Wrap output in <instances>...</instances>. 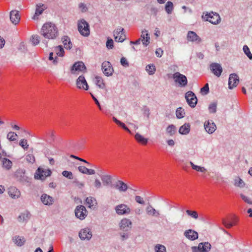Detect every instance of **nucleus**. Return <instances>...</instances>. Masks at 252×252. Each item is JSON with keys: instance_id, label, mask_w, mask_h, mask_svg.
Instances as JSON below:
<instances>
[{"instance_id": "22", "label": "nucleus", "mask_w": 252, "mask_h": 252, "mask_svg": "<svg viewBox=\"0 0 252 252\" xmlns=\"http://www.w3.org/2000/svg\"><path fill=\"white\" fill-rule=\"evenodd\" d=\"M140 38L144 46L147 47L150 44V36L147 30H144L141 32Z\"/></svg>"}, {"instance_id": "41", "label": "nucleus", "mask_w": 252, "mask_h": 252, "mask_svg": "<svg viewBox=\"0 0 252 252\" xmlns=\"http://www.w3.org/2000/svg\"><path fill=\"white\" fill-rule=\"evenodd\" d=\"M40 38L37 34L32 35L30 38V41L33 46H36L39 43Z\"/></svg>"}, {"instance_id": "38", "label": "nucleus", "mask_w": 252, "mask_h": 252, "mask_svg": "<svg viewBox=\"0 0 252 252\" xmlns=\"http://www.w3.org/2000/svg\"><path fill=\"white\" fill-rule=\"evenodd\" d=\"M234 185L235 186L243 188L245 186V183L240 177H237L234 179Z\"/></svg>"}, {"instance_id": "10", "label": "nucleus", "mask_w": 252, "mask_h": 252, "mask_svg": "<svg viewBox=\"0 0 252 252\" xmlns=\"http://www.w3.org/2000/svg\"><path fill=\"white\" fill-rule=\"evenodd\" d=\"M113 35L116 42H123L126 39L124 29L121 27L114 31Z\"/></svg>"}, {"instance_id": "55", "label": "nucleus", "mask_w": 252, "mask_h": 252, "mask_svg": "<svg viewBox=\"0 0 252 252\" xmlns=\"http://www.w3.org/2000/svg\"><path fill=\"white\" fill-rule=\"evenodd\" d=\"M26 159L27 162L33 163L35 161L34 157L32 154H28L26 157Z\"/></svg>"}, {"instance_id": "42", "label": "nucleus", "mask_w": 252, "mask_h": 252, "mask_svg": "<svg viewBox=\"0 0 252 252\" xmlns=\"http://www.w3.org/2000/svg\"><path fill=\"white\" fill-rule=\"evenodd\" d=\"M3 167L7 170L11 168L12 163L9 159L3 158L2 160Z\"/></svg>"}, {"instance_id": "57", "label": "nucleus", "mask_w": 252, "mask_h": 252, "mask_svg": "<svg viewBox=\"0 0 252 252\" xmlns=\"http://www.w3.org/2000/svg\"><path fill=\"white\" fill-rule=\"evenodd\" d=\"M135 200L137 203H139L141 205L145 204V201L144 200L143 198H142L140 196H138V195L135 196Z\"/></svg>"}, {"instance_id": "2", "label": "nucleus", "mask_w": 252, "mask_h": 252, "mask_svg": "<svg viewBox=\"0 0 252 252\" xmlns=\"http://www.w3.org/2000/svg\"><path fill=\"white\" fill-rule=\"evenodd\" d=\"M202 18L214 25L218 24L220 22V17L219 14L214 12H207L202 16Z\"/></svg>"}, {"instance_id": "20", "label": "nucleus", "mask_w": 252, "mask_h": 252, "mask_svg": "<svg viewBox=\"0 0 252 252\" xmlns=\"http://www.w3.org/2000/svg\"><path fill=\"white\" fill-rule=\"evenodd\" d=\"M187 39L189 41L196 43H199L202 41L201 38L193 31L188 32Z\"/></svg>"}, {"instance_id": "46", "label": "nucleus", "mask_w": 252, "mask_h": 252, "mask_svg": "<svg viewBox=\"0 0 252 252\" xmlns=\"http://www.w3.org/2000/svg\"><path fill=\"white\" fill-rule=\"evenodd\" d=\"M17 136V134L13 131H10L7 134V138L10 141H16Z\"/></svg>"}, {"instance_id": "3", "label": "nucleus", "mask_w": 252, "mask_h": 252, "mask_svg": "<svg viewBox=\"0 0 252 252\" xmlns=\"http://www.w3.org/2000/svg\"><path fill=\"white\" fill-rule=\"evenodd\" d=\"M172 77L174 82L180 87H185L188 84L187 77L179 72L174 73Z\"/></svg>"}, {"instance_id": "47", "label": "nucleus", "mask_w": 252, "mask_h": 252, "mask_svg": "<svg viewBox=\"0 0 252 252\" xmlns=\"http://www.w3.org/2000/svg\"><path fill=\"white\" fill-rule=\"evenodd\" d=\"M165 9L168 14H171L173 9V4L172 2L168 1L165 6Z\"/></svg>"}, {"instance_id": "11", "label": "nucleus", "mask_w": 252, "mask_h": 252, "mask_svg": "<svg viewBox=\"0 0 252 252\" xmlns=\"http://www.w3.org/2000/svg\"><path fill=\"white\" fill-rule=\"evenodd\" d=\"M132 221L127 218L122 219L119 223V227L121 230L126 232L132 227Z\"/></svg>"}, {"instance_id": "35", "label": "nucleus", "mask_w": 252, "mask_h": 252, "mask_svg": "<svg viewBox=\"0 0 252 252\" xmlns=\"http://www.w3.org/2000/svg\"><path fill=\"white\" fill-rule=\"evenodd\" d=\"M187 214L189 216L190 218L194 219L197 220L200 218L201 220L202 219V217H201L197 213V212L195 211H192L190 210H187L186 211Z\"/></svg>"}, {"instance_id": "6", "label": "nucleus", "mask_w": 252, "mask_h": 252, "mask_svg": "<svg viewBox=\"0 0 252 252\" xmlns=\"http://www.w3.org/2000/svg\"><path fill=\"white\" fill-rule=\"evenodd\" d=\"M192 252H209L211 249V245L208 242L200 243L197 247L191 248Z\"/></svg>"}, {"instance_id": "24", "label": "nucleus", "mask_w": 252, "mask_h": 252, "mask_svg": "<svg viewBox=\"0 0 252 252\" xmlns=\"http://www.w3.org/2000/svg\"><path fill=\"white\" fill-rule=\"evenodd\" d=\"M31 216L30 212L28 211H25L19 215L17 220L19 222H27L30 220Z\"/></svg>"}, {"instance_id": "29", "label": "nucleus", "mask_w": 252, "mask_h": 252, "mask_svg": "<svg viewBox=\"0 0 252 252\" xmlns=\"http://www.w3.org/2000/svg\"><path fill=\"white\" fill-rule=\"evenodd\" d=\"M8 194L12 198L17 199L19 197L20 192L16 188L11 187L9 189Z\"/></svg>"}, {"instance_id": "61", "label": "nucleus", "mask_w": 252, "mask_h": 252, "mask_svg": "<svg viewBox=\"0 0 252 252\" xmlns=\"http://www.w3.org/2000/svg\"><path fill=\"white\" fill-rule=\"evenodd\" d=\"M54 54L53 52H51L49 54V59L50 61H53V62L54 64H57L58 63V58L57 56L55 57L54 58Z\"/></svg>"}, {"instance_id": "40", "label": "nucleus", "mask_w": 252, "mask_h": 252, "mask_svg": "<svg viewBox=\"0 0 252 252\" xmlns=\"http://www.w3.org/2000/svg\"><path fill=\"white\" fill-rule=\"evenodd\" d=\"M166 132L170 135L173 136L177 131L176 126L173 125H170L166 128Z\"/></svg>"}, {"instance_id": "19", "label": "nucleus", "mask_w": 252, "mask_h": 252, "mask_svg": "<svg viewBox=\"0 0 252 252\" xmlns=\"http://www.w3.org/2000/svg\"><path fill=\"white\" fill-rule=\"evenodd\" d=\"M79 236L82 240H89L92 237V233L89 228H85L80 231Z\"/></svg>"}, {"instance_id": "8", "label": "nucleus", "mask_w": 252, "mask_h": 252, "mask_svg": "<svg viewBox=\"0 0 252 252\" xmlns=\"http://www.w3.org/2000/svg\"><path fill=\"white\" fill-rule=\"evenodd\" d=\"M75 216L80 220H84L88 215V211L83 205H78L74 211Z\"/></svg>"}, {"instance_id": "62", "label": "nucleus", "mask_w": 252, "mask_h": 252, "mask_svg": "<svg viewBox=\"0 0 252 252\" xmlns=\"http://www.w3.org/2000/svg\"><path fill=\"white\" fill-rule=\"evenodd\" d=\"M94 186L96 189H98L101 187L102 184L98 179H96L94 182Z\"/></svg>"}, {"instance_id": "13", "label": "nucleus", "mask_w": 252, "mask_h": 252, "mask_svg": "<svg viewBox=\"0 0 252 252\" xmlns=\"http://www.w3.org/2000/svg\"><path fill=\"white\" fill-rule=\"evenodd\" d=\"M101 68L103 73L106 76H110L112 75L114 70L113 68L109 62L105 61L102 63Z\"/></svg>"}, {"instance_id": "63", "label": "nucleus", "mask_w": 252, "mask_h": 252, "mask_svg": "<svg viewBox=\"0 0 252 252\" xmlns=\"http://www.w3.org/2000/svg\"><path fill=\"white\" fill-rule=\"evenodd\" d=\"M134 213L136 216H140L143 213V209L140 207L136 208L134 210Z\"/></svg>"}, {"instance_id": "33", "label": "nucleus", "mask_w": 252, "mask_h": 252, "mask_svg": "<svg viewBox=\"0 0 252 252\" xmlns=\"http://www.w3.org/2000/svg\"><path fill=\"white\" fill-rule=\"evenodd\" d=\"M94 82L96 85L101 89H104L105 88V84L104 82V80L102 77L100 76H95L94 79Z\"/></svg>"}, {"instance_id": "4", "label": "nucleus", "mask_w": 252, "mask_h": 252, "mask_svg": "<svg viewBox=\"0 0 252 252\" xmlns=\"http://www.w3.org/2000/svg\"><path fill=\"white\" fill-rule=\"evenodd\" d=\"M78 30L80 34L84 36H88L90 35L89 24L84 19L78 21Z\"/></svg>"}, {"instance_id": "59", "label": "nucleus", "mask_w": 252, "mask_h": 252, "mask_svg": "<svg viewBox=\"0 0 252 252\" xmlns=\"http://www.w3.org/2000/svg\"><path fill=\"white\" fill-rule=\"evenodd\" d=\"M78 7L82 12H86L88 10L86 5L84 3L81 2L79 3Z\"/></svg>"}, {"instance_id": "60", "label": "nucleus", "mask_w": 252, "mask_h": 252, "mask_svg": "<svg viewBox=\"0 0 252 252\" xmlns=\"http://www.w3.org/2000/svg\"><path fill=\"white\" fill-rule=\"evenodd\" d=\"M121 64L124 67H128L129 66V63L125 57H122L121 59Z\"/></svg>"}, {"instance_id": "23", "label": "nucleus", "mask_w": 252, "mask_h": 252, "mask_svg": "<svg viewBox=\"0 0 252 252\" xmlns=\"http://www.w3.org/2000/svg\"><path fill=\"white\" fill-rule=\"evenodd\" d=\"M145 210L148 216L158 217L160 215L159 211L156 210L150 204L146 207Z\"/></svg>"}, {"instance_id": "43", "label": "nucleus", "mask_w": 252, "mask_h": 252, "mask_svg": "<svg viewBox=\"0 0 252 252\" xmlns=\"http://www.w3.org/2000/svg\"><path fill=\"white\" fill-rule=\"evenodd\" d=\"M176 115L178 119L183 118L185 115V110L182 107L178 108L176 111Z\"/></svg>"}, {"instance_id": "14", "label": "nucleus", "mask_w": 252, "mask_h": 252, "mask_svg": "<svg viewBox=\"0 0 252 252\" xmlns=\"http://www.w3.org/2000/svg\"><path fill=\"white\" fill-rule=\"evenodd\" d=\"M204 129L208 134H213L217 129V126L212 120H207L204 123Z\"/></svg>"}, {"instance_id": "36", "label": "nucleus", "mask_w": 252, "mask_h": 252, "mask_svg": "<svg viewBox=\"0 0 252 252\" xmlns=\"http://www.w3.org/2000/svg\"><path fill=\"white\" fill-rule=\"evenodd\" d=\"M25 171L24 169H18L15 172V176L20 181L25 180Z\"/></svg>"}, {"instance_id": "49", "label": "nucleus", "mask_w": 252, "mask_h": 252, "mask_svg": "<svg viewBox=\"0 0 252 252\" xmlns=\"http://www.w3.org/2000/svg\"><path fill=\"white\" fill-rule=\"evenodd\" d=\"M217 102L211 103L208 107L209 111L210 113H215L217 111Z\"/></svg>"}, {"instance_id": "45", "label": "nucleus", "mask_w": 252, "mask_h": 252, "mask_svg": "<svg viewBox=\"0 0 252 252\" xmlns=\"http://www.w3.org/2000/svg\"><path fill=\"white\" fill-rule=\"evenodd\" d=\"M101 180L104 186L110 185L111 182V177L109 175H105L101 177Z\"/></svg>"}, {"instance_id": "9", "label": "nucleus", "mask_w": 252, "mask_h": 252, "mask_svg": "<svg viewBox=\"0 0 252 252\" xmlns=\"http://www.w3.org/2000/svg\"><path fill=\"white\" fill-rule=\"evenodd\" d=\"M185 98L189 105L191 108L195 107L197 99L195 94L191 91H188L185 94Z\"/></svg>"}, {"instance_id": "51", "label": "nucleus", "mask_w": 252, "mask_h": 252, "mask_svg": "<svg viewBox=\"0 0 252 252\" xmlns=\"http://www.w3.org/2000/svg\"><path fill=\"white\" fill-rule=\"evenodd\" d=\"M19 145L24 150H27L29 148V144L27 140L26 139H21L19 142Z\"/></svg>"}, {"instance_id": "37", "label": "nucleus", "mask_w": 252, "mask_h": 252, "mask_svg": "<svg viewBox=\"0 0 252 252\" xmlns=\"http://www.w3.org/2000/svg\"><path fill=\"white\" fill-rule=\"evenodd\" d=\"M154 252H167L166 247L160 244H156L154 247Z\"/></svg>"}, {"instance_id": "26", "label": "nucleus", "mask_w": 252, "mask_h": 252, "mask_svg": "<svg viewBox=\"0 0 252 252\" xmlns=\"http://www.w3.org/2000/svg\"><path fill=\"white\" fill-rule=\"evenodd\" d=\"M40 199L41 202L45 205H51L54 202L53 198L45 193L42 194Z\"/></svg>"}, {"instance_id": "44", "label": "nucleus", "mask_w": 252, "mask_h": 252, "mask_svg": "<svg viewBox=\"0 0 252 252\" xmlns=\"http://www.w3.org/2000/svg\"><path fill=\"white\" fill-rule=\"evenodd\" d=\"M55 51L56 55L59 57H63L64 56V49L61 45L56 47L55 48Z\"/></svg>"}, {"instance_id": "64", "label": "nucleus", "mask_w": 252, "mask_h": 252, "mask_svg": "<svg viewBox=\"0 0 252 252\" xmlns=\"http://www.w3.org/2000/svg\"><path fill=\"white\" fill-rule=\"evenodd\" d=\"M223 224L227 228H230L233 226V223L231 222H227L225 220H222Z\"/></svg>"}, {"instance_id": "56", "label": "nucleus", "mask_w": 252, "mask_h": 252, "mask_svg": "<svg viewBox=\"0 0 252 252\" xmlns=\"http://www.w3.org/2000/svg\"><path fill=\"white\" fill-rule=\"evenodd\" d=\"M62 174L63 176L65 177L66 178H67L69 179H73V174L70 171H63L62 172Z\"/></svg>"}, {"instance_id": "18", "label": "nucleus", "mask_w": 252, "mask_h": 252, "mask_svg": "<svg viewBox=\"0 0 252 252\" xmlns=\"http://www.w3.org/2000/svg\"><path fill=\"white\" fill-rule=\"evenodd\" d=\"M76 85L78 89L88 90L89 86L83 75L80 76L76 80Z\"/></svg>"}, {"instance_id": "12", "label": "nucleus", "mask_w": 252, "mask_h": 252, "mask_svg": "<svg viewBox=\"0 0 252 252\" xmlns=\"http://www.w3.org/2000/svg\"><path fill=\"white\" fill-rule=\"evenodd\" d=\"M51 174V171L49 169H43L41 168H38L34 175V178L36 179L43 180L47 177L50 176Z\"/></svg>"}, {"instance_id": "34", "label": "nucleus", "mask_w": 252, "mask_h": 252, "mask_svg": "<svg viewBox=\"0 0 252 252\" xmlns=\"http://www.w3.org/2000/svg\"><path fill=\"white\" fill-rule=\"evenodd\" d=\"M135 140L138 142L143 145H146L148 142V139L144 137L139 133H136L134 136Z\"/></svg>"}, {"instance_id": "52", "label": "nucleus", "mask_w": 252, "mask_h": 252, "mask_svg": "<svg viewBox=\"0 0 252 252\" xmlns=\"http://www.w3.org/2000/svg\"><path fill=\"white\" fill-rule=\"evenodd\" d=\"M240 196L241 198L247 203L249 204L252 205V199L248 196L245 195L243 193L240 194Z\"/></svg>"}, {"instance_id": "1", "label": "nucleus", "mask_w": 252, "mask_h": 252, "mask_svg": "<svg viewBox=\"0 0 252 252\" xmlns=\"http://www.w3.org/2000/svg\"><path fill=\"white\" fill-rule=\"evenodd\" d=\"M40 34L45 39L55 40L59 35L58 28L55 24L47 22L42 26L40 30Z\"/></svg>"}, {"instance_id": "7", "label": "nucleus", "mask_w": 252, "mask_h": 252, "mask_svg": "<svg viewBox=\"0 0 252 252\" xmlns=\"http://www.w3.org/2000/svg\"><path fill=\"white\" fill-rule=\"evenodd\" d=\"M86 67L82 62H75L70 68L71 73L72 74H78L79 72H84Z\"/></svg>"}, {"instance_id": "54", "label": "nucleus", "mask_w": 252, "mask_h": 252, "mask_svg": "<svg viewBox=\"0 0 252 252\" xmlns=\"http://www.w3.org/2000/svg\"><path fill=\"white\" fill-rule=\"evenodd\" d=\"M120 239L122 241H125L129 238V234L128 233L124 231L120 233Z\"/></svg>"}, {"instance_id": "25", "label": "nucleus", "mask_w": 252, "mask_h": 252, "mask_svg": "<svg viewBox=\"0 0 252 252\" xmlns=\"http://www.w3.org/2000/svg\"><path fill=\"white\" fill-rule=\"evenodd\" d=\"M10 19L12 23L17 25L20 19L18 11L16 10H12L10 12Z\"/></svg>"}, {"instance_id": "27", "label": "nucleus", "mask_w": 252, "mask_h": 252, "mask_svg": "<svg viewBox=\"0 0 252 252\" xmlns=\"http://www.w3.org/2000/svg\"><path fill=\"white\" fill-rule=\"evenodd\" d=\"M13 242L17 246L21 247L24 245L26 240L24 237L18 235L15 236L12 238Z\"/></svg>"}, {"instance_id": "50", "label": "nucleus", "mask_w": 252, "mask_h": 252, "mask_svg": "<svg viewBox=\"0 0 252 252\" xmlns=\"http://www.w3.org/2000/svg\"><path fill=\"white\" fill-rule=\"evenodd\" d=\"M243 50L246 55L250 59L252 60V54L251 53L250 50L248 46L245 45L243 46Z\"/></svg>"}, {"instance_id": "16", "label": "nucleus", "mask_w": 252, "mask_h": 252, "mask_svg": "<svg viewBox=\"0 0 252 252\" xmlns=\"http://www.w3.org/2000/svg\"><path fill=\"white\" fill-rule=\"evenodd\" d=\"M47 6L41 3L36 4L35 11L34 15L32 16V19L34 20H37L39 19V16L41 15L43 11L46 9Z\"/></svg>"}, {"instance_id": "32", "label": "nucleus", "mask_w": 252, "mask_h": 252, "mask_svg": "<svg viewBox=\"0 0 252 252\" xmlns=\"http://www.w3.org/2000/svg\"><path fill=\"white\" fill-rule=\"evenodd\" d=\"M190 125L189 124L186 123L180 127L179 132L181 134L183 135L187 134L190 131Z\"/></svg>"}, {"instance_id": "5", "label": "nucleus", "mask_w": 252, "mask_h": 252, "mask_svg": "<svg viewBox=\"0 0 252 252\" xmlns=\"http://www.w3.org/2000/svg\"><path fill=\"white\" fill-rule=\"evenodd\" d=\"M116 213L119 216L128 215L131 213V210L126 204H120L115 207Z\"/></svg>"}, {"instance_id": "15", "label": "nucleus", "mask_w": 252, "mask_h": 252, "mask_svg": "<svg viewBox=\"0 0 252 252\" xmlns=\"http://www.w3.org/2000/svg\"><path fill=\"white\" fill-rule=\"evenodd\" d=\"M211 72L217 77H219L222 72V67L220 63H213L210 65Z\"/></svg>"}, {"instance_id": "48", "label": "nucleus", "mask_w": 252, "mask_h": 252, "mask_svg": "<svg viewBox=\"0 0 252 252\" xmlns=\"http://www.w3.org/2000/svg\"><path fill=\"white\" fill-rule=\"evenodd\" d=\"M146 70L149 75H153L156 71L155 66L154 64H148L146 67Z\"/></svg>"}, {"instance_id": "21", "label": "nucleus", "mask_w": 252, "mask_h": 252, "mask_svg": "<svg viewBox=\"0 0 252 252\" xmlns=\"http://www.w3.org/2000/svg\"><path fill=\"white\" fill-rule=\"evenodd\" d=\"M184 235L187 239L191 241H194L198 238L197 232L191 229L186 230Z\"/></svg>"}, {"instance_id": "53", "label": "nucleus", "mask_w": 252, "mask_h": 252, "mask_svg": "<svg viewBox=\"0 0 252 252\" xmlns=\"http://www.w3.org/2000/svg\"><path fill=\"white\" fill-rule=\"evenodd\" d=\"M113 43L114 42H113V40L112 39L108 38L106 43V47L107 48V49H113L114 47Z\"/></svg>"}, {"instance_id": "39", "label": "nucleus", "mask_w": 252, "mask_h": 252, "mask_svg": "<svg viewBox=\"0 0 252 252\" xmlns=\"http://www.w3.org/2000/svg\"><path fill=\"white\" fill-rule=\"evenodd\" d=\"M189 164L191 168L194 170L202 173H204L207 171L206 169L204 167H201L200 166L196 165L194 164L192 161H190Z\"/></svg>"}, {"instance_id": "30", "label": "nucleus", "mask_w": 252, "mask_h": 252, "mask_svg": "<svg viewBox=\"0 0 252 252\" xmlns=\"http://www.w3.org/2000/svg\"><path fill=\"white\" fill-rule=\"evenodd\" d=\"M62 42L64 47L66 49H70L72 48V44L70 38L67 36H63L62 38Z\"/></svg>"}, {"instance_id": "28", "label": "nucleus", "mask_w": 252, "mask_h": 252, "mask_svg": "<svg viewBox=\"0 0 252 252\" xmlns=\"http://www.w3.org/2000/svg\"><path fill=\"white\" fill-rule=\"evenodd\" d=\"M115 188L120 192H125L128 188L126 183L120 180L118 181L116 183Z\"/></svg>"}, {"instance_id": "31", "label": "nucleus", "mask_w": 252, "mask_h": 252, "mask_svg": "<svg viewBox=\"0 0 252 252\" xmlns=\"http://www.w3.org/2000/svg\"><path fill=\"white\" fill-rule=\"evenodd\" d=\"M85 201L88 207L90 208H93L97 204L95 198L91 196L87 197Z\"/></svg>"}, {"instance_id": "17", "label": "nucleus", "mask_w": 252, "mask_h": 252, "mask_svg": "<svg viewBox=\"0 0 252 252\" xmlns=\"http://www.w3.org/2000/svg\"><path fill=\"white\" fill-rule=\"evenodd\" d=\"M239 82L238 76L235 73L231 74L229 75L228 79V88L229 89H232L236 87Z\"/></svg>"}, {"instance_id": "58", "label": "nucleus", "mask_w": 252, "mask_h": 252, "mask_svg": "<svg viewBox=\"0 0 252 252\" xmlns=\"http://www.w3.org/2000/svg\"><path fill=\"white\" fill-rule=\"evenodd\" d=\"M209 91V85L208 84H206L204 85V86L201 89V93L203 94H207Z\"/></svg>"}]
</instances>
